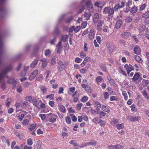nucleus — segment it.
Returning <instances> with one entry per match:
<instances>
[{
	"label": "nucleus",
	"instance_id": "obj_1",
	"mask_svg": "<svg viewBox=\"0 0 149 149\" xmlns=\"http://www.w3.org/2000/svg\"><path fill=\"white\" fill-rule=\"evenodd\" d=\"M103 13L105 14H109V16L113 17L114 13V9L112 8L105 7L103 9Z\"/></svg>",
	"mask_w": 149,
	"mask_h": 149
},
{
	"label": "nucleus",
	"instance_id": "obj_2",
	"mask_svg": "<svg viewBox=\"0 0 149 149\" xmlns=\"http://www.w3.org/2000/svg\"><path fill=\"white\" fill-rule=\"evenodd\" d=\"M58 118L57 115L51 113H50L47 115L46 120L47 121H49L51 123L55 122Z\"/></svg>",
	"mask_w": 149,
	"mask_h": 149
},
{
	"label": "nucleus",
	"instance_id": "obj_3",
	"mask_svg": "<svg viewBox=\"0 0 149 149\" xmlns=\"http://www.w3.org/2000/svg\"><path fill=\"white\" fill-rule=\"evenodd\" d=\"M124 68L126 70L128 74H129L131 71L134 70L133 67L130 64H125L124 66Z\"/></svg>",
	"mask_w": 149,
	"mask_h": 149
},
{
	"label": "nucleus",
	"instance_id": "obj_4",
	"mask_svg": "<svg viewBox=\"0 0 149 149\" xmlns=\"http://www.w3.org/2000/svg\"><path fill=\"white\" fill-rule=\"evenodd\" d=\"M86 6L88 8V10L91 12H92L94 9L93 7V5L91 3L90 1H88L86 3Z\"/></svg>",
	"mask_w": 149,
	"mask_h": 149
},
{
	"label": "nucleus",
	"instance_id": "obj_5",
	"mask_svg": "<svg viewBox=\"0 0 149 149\" xmlns=\"http://www.w3.org/2000/svg\"><path fill=\"white\" fill-rule=\"evenodd\" d=\"M38 71L37 70H34L31 74L29 77V79L30 81H31L38 74Z\"/></svg>",
	"mask_w": 149,
	"mask_h": 149
},
{
	"label": "nucleus",
	"instance_id": "obj_6",
	"mask_svg": "<svg viewBox=\"0 0 149 149\" xmlns=\"http://www.w3.org/2000/svg\"><path fill=\"white\" fill-rule=\"evenodd\" d=\"M139 118L140 117L139 116H129L128 117L127 119L132 121L135 122L136 121H138Z\"/></svg>",
	"mask_w": 149,
	"mask_h": 149
},
{
	"label": "nucleus",
	"instance_id": "obj_7",
	"mask_svg": "<svg viewBox=\"0 0 149 149\" xmlns=\"http://www.w3.org/2000/svg\"><path fill=\"white\" fill-rule=\"evenodd\" d=\"M40 102H41V100H37L35 98L33 99L32 100V104L33 105L36 107H39Z\"/></svg>",
	"mask_w": 149,
	"mask_h": 149
},
{
	"label": "nucleus",
	"instance_id": "obj_8",
	"mask_svg": "<svg viewBox=\"0 0 149 149\" xmlns=\"http://www.w3.org/2000/svg\"><path fill=\"white\" fill-rule=\"evenodd\" d=\"M131 33L129 32H124L121 35V37L124 38H128L131 36Z\"/></svg>",
	"mask_w": 149,
	"mask_h": 149
},
{
	"label": "nucleus",
	"instance_id": "obj_9",
	"mask_svg": "<svg viewBox=\"0 0 149 149\" xmlns=\"http://www.w3.org/2000/svg\"><path fill=\"white\" fill-rule=\"evenodd\" d=\"M58 67L60 70H63L65 68V65L62 61H59L58 63Z\"/></svg>",
	"mask_w": 149,
	"mask_h": 149
},
{
	"label": "nucleus",
	"instance_id": "obj_10",
	"mask_svg": "<svg viewBox=\"0 0 149 149\" xmlns=\"http://www.w3.org/2000/svg\"><path fill=\"white\" fill-rule=\"evenodd\" d=\"M134 51L135 54L139 55L141 53V49L138 46L136 45L134 47Z\"/></svg>",
	"mask_w": 149,
	"mask_h": 149
},
{
	"label": "nucleus",
	"instance_id": "obj_11",
	"mask_svg": "<svg viewBox=\"0 0 149 149\" xmlns=\"http://www.w3.org/2000/svg\"><path fill=\"white\" fill-rule=\"evenodd\" d=\"M93 122L95 124H99L103 122V120L98 118H95L92 120Z\"/></svg>",
	"mask_w": 149,
	"mask_h": 149
},
{
	"label": "nucleus",
	"instance_id": "obj_12",
	"mask_svg": "<svg viewBox=\"0 0 149 149\" xmlns=\"http://www.w3.org/2000/svg\"><path fill=\"white\" fill-rule=\"evenodd\" d=\"M88 35V38L89 39L91 40L93 39L95 36V33L94 30L92 29L91 30Z\"/></svg>",
	"mask_w": 149,
	"mask_h": 149
},
{
	"label": "nucleus",
	"instance_id": "obj_13",
	"mask_svg": "<svg viewBox=\"0 0 149 149\" xmlns=\"http://www.w3.org/2000/svg\"><path fill=\"white\" fill-rule=\"evenodd\" d=\"M103 22L101 20H99L98 22L97 26V29L99 31H101L102 30V25Z\"/></svg>",
	"mask_w": 149,
	"mask_h": 149
},
{
	"label": "nucleus",
	"instance_id": "obj_14",
	"mask_svg": "<svg viewBox=\"0 0 149 149\" xmlns=\"http://www.w3.org/2000/svg\"><path fill=\"white\" fill-rule=\"evenodd\" d=\"M40 88L41 91L44 94H46L47 93V90L45 86L41 85L40 86Z\"/></svg>",
	"mask_w": 149,
	"mask_h": 149
},
{
	"label": "nucleus",
	"instance_id": "obj_15",
	"mask_svg": "<svg viewBox=\"0 0 149 149\" xmlns=\"http://www.w3.org/2000/svg\"><path fill=\"white\" fill-rule=\"evenodd\" d=\"M77 93V91H76L72 95V97L73 98V101L74 102H77L78 100V97L76 95Z\"/></svg>",
	"mask_w": 149,
	"mask_h": 149
},
{
	"label": "nucleus",
	"instance_id": "obj_16",
	"mask_svg": "<svg viewBox=\"0 0 149 149\" xmlns=\"http://www.w3.org/2000/svg\"><path fill=\"white\" fill-rule=\"evenodd\" d=\"M99 18V15L98 14L95 13L94 15L93 21L95 23H96L97 22Z\"/></svg>",
	"mask_w": 149,
	"mask_h": 149
},
{
	"label": "nucleus",
	"instance_id": "obj_17",
	"mask_svg": "<svg viewBox=\"0 0 149 149\" xmlns=\"http://www.w3.org/2000/svg\"><path fill=\"white\" fill-rule=\"evenodd\" d=\"M140 77L139 73V72H137L135 73L133 78L132 80L133 81H136L138 80Z\"/></svg>",
	"mask_w": 149,
	"mask_h": 149
},
{
	"label": "nucleus",
	"instance_id": "obj_18",
	"mask_svg": "<svg viewBox=\"0 0 149 149\" xmlns=\"http://www.w3.org/2000/svg\"><path fill=\"white\" fill-rule=\"evenodd\" d=\"M42 143L40 141H38L36 144V148L37 149H42Z\"/></svg>",
	"mask_w": 149,
	"mask_h": 149
},
{
	"label": "nucleus",
	"instance_id": "obj_19",
	"mask_svg": "<svg viewBox=\"0 0 149 149\" xmlns=\"http://www.w3.org/2000/svg\"><path fill=\"white\" fill-rule=\"evenodd\" d=\"M58 109L60 111L64 113L66 112V110L65 107L62 105H58Z\"/></svg>",
	"mask_w": 149,
	"mask_h": 149
},
{
	"label": "nucleus",
	"instance_id": "obj_20",
	"mask_svg": "<svg viewBox=\"0 0 149 149\" xmlns=\"http://www.w3.org/2000/svg\"><path fill=\"white\" fill-rule=\"evenodd\" d=\"M91 58L90 57L87 56L84 59L83 62L81 64V66L82 67H84L86 64V63L88 61H90Z\"/></svg>",
	"mask_w": 149,
	"mask_h": 149
},
{
	"label": "nucleus",
	"instance_id": "obj_21",
	"mask_svg": "<svg viewBox=\"0 0 149 149\" xmlns=\"http://www.w3.org/2000/svg\"><path fill=\"white\" fill-rule=\"evenodd\" d=\"M16 82V81L14 80L13 78H10V84H12L13 88L15 87Z\"/></svg>",
	"mask_w": 149,
	"mask_h": 149
},
{
	"label": "nucleus",
	"instance_id": "obj_22",
	"mask_svg": "<svg viewBox=\"0 0 149 149\" xmlns=\"http://www.w3.org/2000/svg\"><path fill=\"white\" fill-rule=\"evenodd\" d=\"M56 47L58 48L57 49V52L58 53H60V52L61 50L62 49V47L61 46V42H59L57 45H56Z\"/></svg>",
	"mask_w": 149,
	"mask_h": 149
},
{
	"label": "nucleus",
	"instance_id": "obj_23",
	"mask_svg": "<svg viewBox=\"0 0 149 149\" xmlns=\"http://www.w3.org/2000/svg\"><path fill=\"white\" fill-rule=\"evenodd\" d=\"M94 106L95 107L97 108H100L101 107V104L99 102L94 101L93 102Z\"/></svg>",
	"mask_w": 149,
	"mask_h": 149
},
{
	"label": "nucleus",
	"instance_id": "obj_24",
	"mask_svg": "<svg viewBox=\"0 0 149 149\" xmlns=\"http://www.w3.org/2000/svg\"><path fill=\"white\" fill-rule=\"evenodd\" d=\"M122 24L121 20H119L117 22L116 25V29H119L121 26Z\"/></svg>",
	"mask_w": 149,
	"mask_h": 149
},
{
	"label": "nucleus",
	"instance_id": "obj_25",
	"mask_svg": "<svg viewBox=\"0 0 149 149\" xmlns=\"http://www.w3.org/2000/svg\"><path fill=\"white\" fill-rule=\"evenodd\" d=\"M40 61H41L42 62V67L43 68H44L46 67L47 63L46 60L45 59H41L40 60Z\"/></svg>",
	"mask_w": 149,
	"mask_h": 149
},
{
	"label": "nucleus",
	"instance_id": "obj_26",
	"mask_svg": "<svg viewBox=\"0 0 149 149\" xmlns=\"http://www.w3.org/2000/svg\"><path fill=\"white\" fill-rule=\"evenodd\" d=\"M22 88L21 85L20 84H19L17 87L16 90L17 92L18 93H20L22 91Z\"/></svg>",
	"mask_w": 149,
	"mask_h": 149
},
{
	"label": "nucleus",
	"instance_id": "obj_27",
	"mask_svg": "<svg viewBox=\"0 0 149 149\" xmlns=\"http://www.w3.org/2000/svg\"><path fill=\"white\" fill-rule=\"evenodd\" d=\"M132 2L131 0H129L128 1L127 4H128V6H126V9L125 10V11L126 13H128L130 10V7L129 6L130 4H131Z\"/></svg>",
	"mask_w": 149,
	"mask_h": 149
},
{
	"label": "nucleus",
	"instance_id": "obj_28",
	"mask_svg": "<svg viewBox=\"0 0 149 149\" xmlns=\"http://www.w3.org/2000/svg\"><path fill=\"white\" fill-rule=\"evenodd\" d=\"M15 134L20 139H23L24 137V136L22 133H19L17 132H15Z\"/></svg>",
	"mask_w": 149,
	"mask_h": 149
},
{
	"label": "nucleus",
	"instance_id": "obj_29",
	"mask_svg": "<svg viewBox=\"0 0 149 149\" xmlns=\"http://www.w3.org/2000/svg\"><path fill=\"white\" fill-rule=\"evenodd\" d=\"M132 20V17L130 16H128L125 19V21L127 23H129L131 22Z\"/></svg>",
	"mask_w": 149,
	"mask_h": 149
},
{
	"label": "nucleus",
	"instance_id": "obj_30",
	"mask_svg": "<svg viewBox=\"0 0 149 149\" xmlns=\"http://www.w3.org/2000/svg\"><path fill=\"white\" fill-rule=\"evenodd\" d=\"M44 78L42 76L41 74L38 75L36 77V79L37 81L41 82Z\"/></svg>",
	"mask_w": 149,
	"mask_h": 149
},
{
	"label": "nucleus",
	"instance_id": "obj_31",
	"mask_svg": "<svg viewBox=\"0 0 149 149\" xmlns=\"http://www.w3.org/2000/svg\"><path fill=\"white\" fill-rule=\"evenodd\" d=\"M103 78L102 76H97L96 78V81L97 84H100Z\"/></svg>",
	"mask_w": 149,
	"mask_h": 149
},
{
	"label": "nucleus",
	"instance_id": "obj_32",
	"mask_svg": "<svg viewBox=\"0 0 149 149\" xmlns=\"http://www.w3.org/2000/svg\"><path fill=\"white\" fill-rule=\"evenodd\" d=\"M38 61L37 59L34 60L31 63L30 66L31 68H34L37 64Z\"/></svg>",
	"mask_w": 149,
	"mask_h": 149
},
{
	"label": "nucleus",
	"instance_id": "obj_33",
	"mask_svg": "<svg viewBox=\"0 0 149 149\" xmlns=\"http://www.w3.org/2000/svg\"><path fill=\"white\" fill-rule=\"evenodd\" d=\"M138 9L137 7L134 6L132 7L131 9V12L132 13H134L137 12Z\"/></svg>",
	"mask_w": 149,
	"mask_h": 149
},
{
	"label": "nucleus",
	"instance_id": "obj_34",
	"mask_svg": "<svg viewBox=\"0 0 149 149\" xmlns=\"http://www.w3.org/2000/svg\"><path fill=\"white\" fill-rule=\"evenodd\" d=\"M102 108L103 111H105L106 112L109 113L110 112V111L109 108L106 106L103 105L102 106Z\"/></svg>",
	"mask_w": 149,
	"mask_h": 149
},
{
	"label": "nucleus",
	"instance_id": "obj_35",
	"mask_svg": "<svg viewBox=\"0 0 149 149\" xmlns=\"http://www.w3.org/2000/svg\"><path fill=\"white\" fill-rule=\"evenodd\" d=\"M142 93L145 98L149 99V96L148 95V93L145 90H143L142 91Z\"/></svg>",
	"mask_w": 149,
	"mask_h": 149
},
{
	"label": "nucleus",
	"instance_id": "obj_36",
	"mask_svg": "<svg viewBox=\"0 0 149 149\" xmlns=\"http://www.w3.org/2000/svg\"><path fill=\"white\" fill-rule=\"evenodd\" d=\"M91 16V14L90 13H86L84 15V16L86 18V20H88Z\"/></svg>",
	"mask_w": 149,
	"mask_h": 149
},
{
	"label": "nucleus",
	"instance_id": "obj_37",
	"mask_svg": "<svg viewBox=\"0 0 149 149\" xmlns=\"http://www.w3.org/2000/svg\"><path fill=\"white\" fill-rule=\"evenodd\" d=\"M59 33V31L58 28L54 30L53 34L54 37L57 36Z\"/></svg>",
	"mask_w": 149,
	"mask_h": 149
},
{
	"label": "nucleus",
	"instance_id": "obj_38",
	"mask_svg": "<svg viewBox=\"0 0 149 149\" xmlns=\"http://www.w3.org/2000/svg\"><path fill=\"white\" fill-rule=\"evenodd\" d=\"M54 94H51L47 95L46 96V98H49L50 100H54Z\"/></svg>",
	"mask_w": 149,
	"mask_h": 149
},
{
	"label": "nucleus",
	"instance_id": "obj_39",
	"mask_svg": "<svg viewBox=\"0 0 149 149\" xmlns=\"http://www.w3.org/2000/svg\"><path fill=\"white\" fill-rule=\"evenodd\" d=\"M51 53V52L49 49H48L45 51V54L46 56H48L50 55Z\"/></svg>",
	"mask_w": 149,
	"mask_h": 149
},
{
	"label": "nucleus",
	"instance_id": "obj_40",
	"mask_svg": "<svg viewBox=\"0 0 149 149\" xmlns=\"http://www.w3.org/2000/svg\"><path fill=\"white\" fill-rule=\"evenodd\" d=\"M26 142L27 144L30 146L32 145L33 144L32 140L31 138H29L27 140Z\"/></svg>",
	"mask_w": 149,
	"mask_h": 149
},
{
	"label": "nucleus",
	"instance_id": "obj_41",
	"mask_svg": "<svg viewBox=\"0 0 149 149\" xmlns=\"http://www.w3.org/2000/svg\"><path fill=\"white\" fill-rule=\"evenodd\" d=\"M116 127L118 130L121 129L124 127V124L122 123L120 124H118Z\"/></svg>",
	"mask_w": 149,
	"mask_h": 149
},
{
	"label": "nucleus",
	"instance_id": "obj_42",
	"mask_svg": "<svg viewBox=\"0 0 149 149\" xmlns=\"http://www.w3.org/2000/svg\"><path fill=\"white\" fill-rule=\"evenodd\" d=\"M82 105V104L81 103L79 102L77 104L76 108L78 110H80L81 109V107Z\"/></svg>",
	"mask_w": 149,
	"mask_h": 149
},
{
	"label": "nucleus",
	"instance_id": "obj_43",
	"mask_svg": "<svg viewBox=\"0 0 149 149\" xmlns=\"http://www.w3.org/2000/svg\"><path fill=\"white\" fill-rule=\"evenodd\" d=\"M142 83L144 85L146 86L149 83V81L148 80L143 79L142 81Z\"/></svg>",
	"mask_w": 149,
	"mask_h": 149
},
{
	"label": "nucleus",
	"instance_id": "obj_44",
	"mask_svg": "<svg viewBox=\"0 0 149 149\" xmlns=\"http://www.w3.org/2000/svg\"><path fill=\"white\" fill-rule=\"evenodd\" d=\"M36 126V123H34L31 124L29 128V129L30 131H32L34 130Z\"/></svg>",
	"mask_w": 149,
	"mask_h": 149
},
{
	"label": "nucleus",
	"instance_id": "obj_45",
	"mask_svg": "<svg viewBox=\"0 0 149 149\" xmlns=\"http://www.w3.org/2000/svg\"><path fill=\"white\" fill-rule=\"evenodd\" d=\"M88 99V98L87 96H84L82 98L81 101L82 102H85L87 101Z\"/></svg>",
	"mask_w": 149,
	"mask_h": 149
},
{
	"label": "nucleus",
	"instance_id": "obj_46",
	"mask_svg": "<svg viewBox=\"0 0 149 149\" xmlns=\"http://www.w3.org/2000/svg\"><path fill=\"white\" fill-rule=\"evenodd\" d=\"M135 59L136 61L139 63H141L142 61L141 58L138 56H135Z\"/></svg>",
	"mask_w": 149,
	"mask_h": 149
},
{
	"label": "nucleus",
	"instance_id": "obj_47",
	"mask_svg": "<svg viewBox=\"0 0 149 149\" xmlns=\"http://www.w3.org/2000/svg\"><path fill=\"white\" fill-rule=\"evenodd\" d=\"M87 24V22L86 21H84L82 22L81 24V27L82 28H85Z\"/></svg>",
	"mask_w": 149,
	"mask_h": 149
},
{
	"label": "nucleus",
	"instance_id": "obj_48",
	"mask_svg": "<svg viewBox=\"0 0 149 149\" xmlns=\"http://www.w3.org/2000/svg\"><path fill=\"white\" fill-rule=\"evenodd\" d=\"M68 38V36L66 35H63L61 36V39L64 42L66 41Z\"/></svg>",
	"mask_w": 149,
	"mask_h": 149
},
{
	"label": "nucleus",
	"instance_id": "obj_49",
	"mask_svg": "<svg viewBox=\"0 0 149 149\" xmlns=\"http://www.w3.org/2000/svg\"><path fill=\"white\" fill-rule=\"evenodd\" d=\"M39 116L40 117L42 120H43L46 118H47V115L46 116V114H40L39 115Z\"/></svg>",
	"mask_w": 149,
	"mask_h": 149
},
{
	"label": "nucleus",
	"instance_id": "obj_50",
	"mask_svg": "<svg viewBox=\"0 0 149 149\" xmlns=\"http://www.w3.org/2000/svg\"><path fill=\"white\" fill-rule=\"evenodd\" d=\"M65 120L66 123L68 124H70L71 123V121L70 118L69 116H67L65 118Z\"/></svg>",
	"mask_w": 149,
	"mask_h": 149
},
{
	"label": "nucleus",
	"instance_id": "obj_51",
	"mask_svg": "<svg viewBox=\"0 0 149 149\" xmlns=\"http://www.w3.org/2000/svg\"><path fill=\"white\" fill-rule=\"evenodd\" d=\"M81 27L80 26H77L75 28H74V31L75 33L78 32L81 29Z\"/></svg>",
	"mask_w": 149,
	"mask_h": 149
},
{
	"label": "nucleus",
	"instance_id": "obj_52",
	"mask_svg": "<svg viewBox=\"0 0 149 149\" xmlns=\"http://www.w3.org/2000/svg\"><path fill=\"white\" fill-rule=\"evenodd\" d=\"M100 113V118H102V117H104L106 114V113L103 111H100L99 112Z\"/></svg>",
	"mask_w": 149,
	"mask_h": 149
},
{
	"label": "nucleus",
	"instance_id": "obj_53",
	"mask_svg": "<svg viewBox=\"0 0 149 149\" xmlns=\"http://www.w3.org/2000/svg\"><path fill=\"white\" fill-rule=\"evenodd\" d=\"M28 104V103L27 102L24 101L22 104L21 107L22 108H24L26 107V105Z\"/></svg>",
	"mask_w": 149,
	"mask_h": 149
},
{
	"label": "nucleus",
	"instance_id": "obj_54",
	"mask_svg": "<svg viewBox=\"0 0 149 149\" xmlns=\"http://www.w3.org/2000/svg\"><path fill=\"white\" fill-rule=\"evenodd\" d=\"M29 123V121L28 120L25 119L23 121L22 123L23 125H27Z\"/></svg>",
	"mask_w": 149,
	"mask_h": 149
},
{
	"label": "nucleus",
	"instance_id": "obj_55",
	"mask_svg": "<svg viewBox=\"0 0 149 149\" xmlns=\"http://www.w3.org/2000/svg\"><path fill=\"white\" fill-rule=\"evenodd\" d=\"M94 5L95 6L101 8L103 6V5H102L101 4V3H100L97 2L95 3Z\"/></svg>",
	"mask_w": 149,
	"mask_h": 149
},
{
	"label": "nucleus",
	"instance_id": "obj_56",
	"mask_svg": "<svg viewBox=\"0 0 149 149\" xmlns=\"http://www.w3.org/2000/svg\"><path fill=\"white\" fill-rule=\"evenodd\" d=\"M1 139L3 142H6L8 146H9V142L8 141V140H7L6 139L5 137L3 136L1 138Z\"/></svg>",
	"mask_w": 149,
	"mask_h": 149
},
{
	"label": "nucleus",
	"instance_id": "obj_57",
	"mask_svg": "<svg viewBox=\"0 0 149 149\" xmlns=\"http://www.w3.org/2000/svg\"><path fill=\"white\" fill-rule=\"evenodd\" d=\"M115 146L116 149H122L123 148V146L120 144H117Z\"/></svg>",
	"mask_w": 149,
	"mask_h": 149
},
{
	"label": "nucleus",
	"instance_id": "obj_58",
	"mask_svg": "<svg viewBox=\"0 0 149 149\" xmlns=\"http://www.w3.org/2000/svg\"><path fill=\"white\" fill-rule=\"evenodd\" d=\"M142 17L143 18H147L149 17V11H148L143 14L142 16Z\"/></svg>",
	"mask_w": 149,
	"mask_h": 149
},
{
	"label": "nucleus",
	"instance_id": "obj_59",
	"mask_svg": "<svg viewBox=\"0 0 149 149\" xmlns=\"http://www.w3.org/2000/svg\"><path fill=\"white\" fill-rule=\"evenodd\" d=\"M122 94L124 96L125 100H127L128 98V96L126 92L125 91H123Z\"/></svg>",
	"mask_w": 149,
	"mask_h": 149
},
{
	"label": "nucleus",
	"instance_id": "obj_60",
	"mask_svg": "<svg viewBox=\"0 0 149 149\" xmlns=\"http://www.w3.org/2000/svg\"><path fill=\"white\" fill-rule=\"evenodd\" d=\"M30 85L29 82H25L23 84V86L24 88H27L29 87Z\"/></svg>",
	"mask_w": 149,
	"mask_h": 149
},
{
	"label": "nucleus",
	"instance_id": "obj_61",
	"mask_svg": "<svg viewBox=\"0 0 149 149\" xmlns=\"http://www.w3.org/2000/svg\"><path fill=\"white\" fill-rule=\"evenodd\" d=\"M50 73V72L48 70H47L45 72V74H47L46 76L45 77V79L46 80L48 78L49 76Z\"/></svg>",
	"mask_w": 149,
	"mask_h": 149
},
{
	"label": "nucleus",
	"instance_id": "obj_62",
	"mask_svg": "<svg viewBox=\"0 0 149 149\" xmlns=\"http://www.w3.org/2000/svg\"><path fill=\"white\" fill-rule=\"evenodd\" d=\"M121 8L119 4L116 5L114 7L113 9L115 11H117L118 9L119 8Z\"/></svg>",
	"mask_w": 149,
	"mask_h": 149
},
{
	"label": "nucleus",
	"instance_id": "obj_63",
	"mask_svg": "<svg viewBox=\"0 0 149 149\" xmlns=\"http://www.w3.org/2000/svg\"><path fill=\"white\" fill-rule=\"evenodd\" d=\"M104 96L105 99L106 100L109 97V94L107 92H105L104 93Z\"/></svg>",
	"mask_w": 149,
	"mask_h": 149
},
{
	"label": "nucleus",
	"instance_id": "obj_64",
	"mask_svg": "<svg viewBox=\"0 0 149 149\" xmlns=\"http://www.w3.org/2000/svg\"><path fill=\"white\" fill-rule=\"evenodd\" d=\"M55 102L52 101H49V106L51 107H53L54 106Z\"/></svg>",
	"mask_w": 149,
	"mask_h": 149
}]
</instances>
